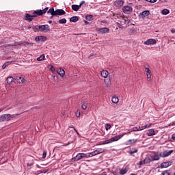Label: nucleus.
<instances>
[{
  "instance_id": "obj_57",
  "label": "nucleus",
  "mask_w": 175,
  "mask_h": 175,
  "mask_svg": "<svg viewBox=\"0 0 175 175\" xmlns=\"http://www.w3.org/2000/svg\"><path fill=\"white\" fill-rule=\"evenodd\" d=\"M144 164H146L144 160L139 161V165H144Z\"/></svg>"
},
{
  "instance_id": "obj_36",
  "label": "nucleus",
  "mask_w": 175,
  "mask_h": 175,
  "mask_svg": "<svg viewBox=\"0 0 175 175\" xmlns=\"http://www.w3.org/2000/svg\"><path fill=\"white\" fill-rule=\"evenodd\" d=\"M147 80L148 81H151V72L146 73Z\"/></svg>"
},
{
  "instance_id": "obj_7",
  "label": "nucleus",
  "mask_w": 175,
  "mask_h": 175,
  "mask_svg": "<svg viewBox=\"0 0 175 175\" xmlns=\"http://www.w3.org/2000/svg\"><path fill=\"white\" fill-rule=\"evenodd\" d=\"M172 163H173V162H172V161H165V162H163L161 164V169L169 167V166H172Z\"/></svg>"
},
{
  "instance_id": "obj_53",
  "label": "nucleus",
  "mask_w": 175,
  "mask_h": 175,
  "mask_svg": "<svg viewBox=\"0 0 175 175\" xmlns=\"http://www.w3.org/2000/svg\"><path fill=\"white\" fill-rule=\"evenodd\" d=\"M145 69H146V73H150V72H151V70H150V68H146Z\"/></svg>"
},
{
  "instance_id": "obj_18",
  "label": "nucleus",
  "mask_w": 175,
  "mask_h": 175,
  "mask_svg": "<svg viewBox=\"0 0 175 175\" xmlns=\"http://www.w3.org/2000/svg\"><path fill=\"white\" fill-rule=\"evenodd\" d=\"M100 75L102 77H104V79H107V76H109V72L106 70H103L101 71Z\"/></svg>"
},
{
  "instance_id": "obj_49",
  "label": "nucleus",
  "mask_w": 175,
  "mask_h": 175,
  "mask_svg": "<svg viewBox=\"0 0 175 175\" xmlns=\"http://www.w3.org/2000/svg\"><path fill=\"white\" fill-rule=\"evenodd\" d=\"M81 108L83 109V110H86L87 109V105L83 104L82 106H81Z\"/></svg>"
},
{
  "instance_id": "obj_51",
  "label": "nucleus",
  "mask_w": 175,
  "mask_h": 175,
  "mask_svg": "<svg viewBox=\"0 0 175 175\" xmlns=\"http://www.w3.org/2000/svg\"><path fill=\"white\" fill-rule=\"evenodd\" d=\"M36 42H40V36H37L35 38Z\"/></svg>"
},
{
  "instance_id": "obj_26",
  "label": "nucleus",
  "mask_w": 175,
  "mask_h": 175,
  "mask_svg": "<svg viewBox=\"0 0 175 175\" xmlns=\"http://www.w3.org/2000/svg\"><path fill=\"white\" fill-rule=\"evenodd\" d=\"M10 64H12V61L6 62L5 63H4L3 64L2 69H6V68H8V66H9V65H10Z\"/></svg>"
},
{
  "instance_id": "obj_32",
  "label": "nucleus",
  "mask_w": 175,
  "mask_h": 175,
  "mask_svg": "<svg viewBox=\"0 0 175 175\" xmlns=\"http://www.w3.org/2000/svg\"><path fill=\"white\" fill-rule=\"evenodd\" d=\"M152 125V123H150L149 124H146L144 126H142V130L143 131L144 129H147V128H151V126Z\"/></svg>"
},
{
  "instance_id": "obj_19",
  "label": "nucleus",
  "mask_w": 175,
  "mask_h": 175,
  "mask_svg": "<svg viewBox=\"0 0 175 175\" xmlns=\"http://www.w3.org/2000/svg\"><path fill=\"white\" fill-rule=\"evenodd\" d=\"M48 14H51L52 16H51V18H53V17H54V16H55V11L54 10V8H52L51 9H49L48 11H46Z\"/></svg>"
},
{
  "instance_id": "obj_62",
  "label": "nucleus",
  "mask_w": 175,
  "mask_h": 175,
  "mask_svg": "<svg viewBox=\"0 0 175 175\" xmlns=\"http://www.w3.org/2000/svg\"><path fill=\"white\" fill-rule=\"evenodd\" d=\"M51 23H53L52 21H49V24H51Z\"/></svg>"
},
{
  "instance_id": "obj_31",
  "label": "nucleus",
  "mask_w": 175,
  "mask_h": 175,
  "mask_svg": "<svg viewBox=\"0 0 175 175\" xmlns=\"http://www.w3.org/2000/svg\"><path fill=\"white\" fill-rule=\"evenodd\" d=\"M162 14H163V16H166L167 14H169L170 13V11L167 9H164L161 11Z\"/></svg>"
},
{
  "instance_id": "obj_34",
  "label": "nucleus",
  "mask_w": 175,
  "mask_h": 175,
  "mask_svg": "<svg viewBox=\"0 0 175 175\" xmlns=\"http://www.w3.org/2000/svg\"><path fill=\"white\" fill-rule=\"evenodd\" d=\"M87 154H88V158H91V157H95V155H96V154H95L94 151H93L92 152L87 153Z\"/></svg>"
},
{
  "instance_id": "obj_48",
  "label": "nucleus",
  "mask_w": 175,
  "mask_h": 175,
  "mask_svg": "<svg viewBox=\"0 0 175 175\" xmlns=\"http://www.w3.org/2000/svg\"><path fill=\"white\" fill-rule=\"evenodd\" d=\"M75 116L76 117H80L81 116L80 111H77L75 113Z\"/></svg>"
},
{
  "instance_id": "obj_1",
  "label": "nucleus",
  "mask_w": 175,
  "mask_h": 175,
  "mask_svg": "<svg viewBox=\"0 0 175 175\" xmlns=\"http://www.w3.org/2000/svg\"><path fill=\"white\" fill-rule=\"evenodd\" d=\"M173 150H165L164 152H161L159 154L154 153L153 155L150 156V159H152V161L154 162V161H159L161 158H166V157H169L171 154H172Z\"/></svg>"
},
{
  "instance_id": "obj_54",
  "label": "nucleus",
  "mask_w": 175,
  "mask_h": 175,
  "mask_svg": "<svg viewBox=\"0 0 175 175\" xmlns=\"http://www.w3.org/2000/svg\"><path fill=\"white\" fill-rule=\"evenodd\" d=\"M84 3H85V1H82L80 3V4L79 5V6H80V8H81V5H84Z\"/></svg>"
},
{
  "instance_id": "obj_41",
  "label": "nucleus",
  "mask_w": 175,
  "mask_h": 175,
  "mask_svg": "<svg viewBox=\"0 0 175 175\" xmlns=\"http://www.w3.org/2000/svg\"><path fill=\"white\" fill-rule=\"evenodd\" d=\"M111 128V125L107 124H105V129L106 131H109V129H110Z\"/></svg>"
},
{
  "instance_id": "obj_14",
  "label": "nucleus",
  "mask_w": 175,
  "mask_h": 175,
  "mask_svg": "<svg viewBox=\"0 0 175 175\" xmlns=\"http://www.w3.org/2000/svg\"><path fill=\"white\" fill-rule=\"evenodd\" d=\"M98 32L100 33H107V32H110V29L107 27L100 28L98 29Z\"/></svg>"
},
{
  "instance_id": "obj_16",
  "label": "nucleus",
  "mask_w": 175,
  "mask_h": 175,
  "mask_svg": "<svg viewBox=\"0 0 175 175\" xmlns=\"http://www.w3.org/2000/svg\"><path fill=\"white\" fill-rule=\"evenodd\" d=\"M114 5H116L117 8H121L122 6H124V1H122V0H116L114 2Z\"/></svg>"
},
{
  "instance_id": "obj_40",
  "label": "nucleus",
  "mask_w": 175,
  "mask_h": 175,
  "mask_svg": "<svg viewBox=\"0 0 175 175\" xmlns=\"http://www.w3.org/2000/svg\"><path fill=\"white\" fill-rule=\"evenodd\" d=\"M3 121H6V119H5V116L3 115L0 116V122H3Z\"/></svg>"
},
{
  "instance_id": "obj_2",
  "label": "nucleus",
  "mask_w": 175,
  "mask_h": 175,
  "mask_svg": "<svg viewBox=\"0 0 175 175\" xmlns=\"http://www.w3.org/2000/svg\"><path fill=\"white\" fill-rule=\"evenodd\" d=\"M128 133H131V131H129L128 133H123L122 134L112 137L109 139L103 141L102 142V144H110V143H113L114 142H118V140H120V139H121L122 137H124V136H125V135H128Z\"/></svg>"
},
{
  "instance_id": "obj_38",
  "label": "nucleus",
  "mask_w": 175,
  "mask_h": 175,
  "mask_svg": "<svg viewBox=\"0 0 175 175\" xmlns=\"http://www.w3.org/2000/svg\"><path fill=\"white\" fill-rule=\"evenodd\" d=\"M44 54L41 55L39 57L37 58V61H43L44 59Z\"/></svg>"
},
{
  "instance_id": "obj_56",
  "label": "nucleus",
  "mask_w": 175,
  "mask_h": 175,
  "mask_svg": "<svg viewBox=\"0 0 175 175\" xmlns=\"http://www.w3.org/2000/svg\"><path fill=\"white\" fill-rule=\"evenodd\" d=\"M131 151H133L134 152L137 153L138 152L139 150H137V148H134Z\"/></svg>"
},
{
  "instance_id": "obj_59",
  "label": "nucleus",
  "mask_w": 175,
  "mask_h": 175,
  "mask_svg": "<svg viewBox=\"0 0 175 175\" xmlns=\"http://www.w3.org/2000/svg\"><path fill=\"white\" fill-rule=\"evenodd\" d=\"M172 139H173V140H175V133L172 135Z\"/></svg>"
},
{
  "instance_id": "obj_25",
  "label": "nucleus",
  "mask_w": 175,
  "mask_h": 175,
  "mask_svg": "<svg viewBox=\"0 0 175 175\" xmlns=\"http://www.w3.org/2000/svg\"><path fill=\"white\" fill-rule=\"evenodd\" d=\"M144 161L146 165H148V163H151V162H152L151 157H146L144 159Z\"/></svg>"
},
{
  "instance_id": "obj_37",
  "label": "nucleus",
  "mask_w": 175,
  "mask_h": 175,
  "mask_svg": "<svg viewBox=\"0 0 175 175\" xmlns=\"http://www.w3.org/2000/svg\"><path fill=\"white\" fill-rule=\"evenodd\" d=\"M59 24H66V18H62L59 20Z\"/></svg>"
},
{
  "instance_id": "obj_15",
  "label": "nucleus",
  "mask_w": 175,
  "mask_h": 175,
  "mask_svg": "<svg viewBox=\"0 0 175 175\" xmlns=\"http://www.w3.org/2000/svg\"><path fill=\"white\" fill-rule=\"evenodd\" d=\"M15 80L16 81H17V83H19L20 84H24V83H25V79L22 77H16Z\"/></svg>"
},
{
  "instance_id": "obj_43",
  "label": "nucleus",
  "mask_w": 175,
  "mask_h": 175,
  "mask_svg": "<svg viewBox=\"0 0 175 175\" xmlns=\"http://www.w3.org/2000/svg\"><path fill=\"white\" fill-rule=\"evenodd\" d=\"M69 128H72L74 129L75 132H76L77 135H80V134L79 133V132L77 131L76 128H74L72 125L70 126Z\"/></svg>"
},
{
  "instance_id": "obj_17",
  "label": "nucleus",
  "mask_w": 175,
  "mask_h": 175,
  "mask_svg": "<svg viewBox=\"0 0 175 175\" xmlns=\"http://www.w3.org/2000/svg\"><path fill=\"white\" fill-rule=\"evenodd\" d=\"M137 143V139H129L126 142V146H132V144H135Z\"/></svg>"
},
{
  "instance_id": "obj_44",
  "label": "nucleus",
  "mask_w": 175,
  "mask_h": 175,
  "mask_svg": "<svg viewBox=\"0 0 175 175\" xmlns=\"http://www.w3.org/2000/svg\"><path fill=\"white\" fill-rule=\"evenodd\" d=\"M94 154L96 155H98V154H102V151H100L99 150H94Z\"/></svg>"
},
{
  "instance_id": "obj_39",
  "label": "nucleus",
  "mask_w": 175,
  "mask_h": 175,
  "mask_svg": "<svg viewBox=\"0 0 175 175\" xmlns=\"http://www.w3.org/2000/svg\"><path fill=\"white\" fill-rule=\"evenodd\" d=\"M116 25L118 27V28H122L123 25L121 23L120 20H118V22L116 23Z\"/></svg>"
},
{
  "instance_id": "obj_22",
  "label": "nucleus",
  "mask_w": 175,
  "mask_h": 175,
  "mask_svg": "<svg viewBox=\"0 0 175 175\" xmlns=\"http://www.w3.org/2000/svg\"><path fill=\"white\" fill-rule=\"evenodd\" d=\"M57 73H58V75H59V76H61V77H64L65 76V70H64L61 68H59L57 70Z\"/></svg>"
},
{
  "instance_id": "obj_60",
  "label": "nucleus",
  "mask_w": 175,
  "mask_h": 175,
  "mask_svg": "<svg viewBox=\"0 0 175 175\" xmlns=\"http://www.w3.org/2000/svg\"><path fill=\"white\" fill-rule=\"evenodd\" d=\"M160 1V2H167V1H169V0H159Z\"/></svg>"
},
{
  "instance_id": "obj_9",
  "label": "nucleus",
  "mask_w": 175,
  "mask_h": 175,
  "mask_svg": "<svg viewBox=\"0 0 175 175\" xmlns=\"http://www.w3.org/2000/svg\"><path fill=\"white\" fill-rule=\"evenodd\" d=\"M66 12L62 9H58L55 11V16H64Z\"/></svg>"
},
{
  "instance_id": "obj_24",
  "label": "nucleus",
  "mask_w": 175,
  "mask_h": 175,
  "mask_svg": "<svg viewBox=\"0 0 175 175\" xmlns=\"http://www.w3.org/2000/svg\"><path fill=\"white\" fill-rule=\"evenodd\" d=\"M70 23H77L79 21V16H72L70 19Z\"/></svg>"
},
{
  "instance_id": "obj_11",
  "label": "nucleus",
  "mask_w": 175,
  "mask_h": 175,
  "mask_svg": "<svg viewBox=\"0 0 175 175\" xmlns=\"http://www.w3.org/2000/svg\"><path fill=\"white\" fill-rule=\"evenodd\" d=\"M34 17L35 16H33V15H31L28 13H26L25 15L24 20H25V21H32V20H33Z\"/></svg>"
},
{
  "instance_id": "obj_27",
  "label": "nucleus",
  "mask_w": 175,
  "mask_h": 175,
  "mask_svg": "<svg viewBox=\"0 0 175 175\" xmlns=\"http://www.w3.org/2000/svg\"><path fill=\"white\" fill-rule=\"evenodd\" d=\"M4 118L5 121H10V117H12V115L7 113V114H3Z\"/></svg>"
},
{
  "instance_id": "obj_47",
  "label": "nucleus",
  "mask_w": 175,
  "mask_h": 175,
  "mask_svg": "<svg viewBox=\"0 0 175 175\" xmlns=\"http://www.w3.org/2000/svg\"><path fill=\"white\" fill-rule=\"evenodd\" d=\"M18 116H20V114L16 113V114L11 115L10 118H16V117H17Z\"/></svg>"
},
{
  "instance_id": "obj_4",
  "label": "nucleus",
  "mask_w": 175,
  "mask_h": 175,
  "mask_svg": "<svg viewBox=\"0 0 175 175\" xmlns=\"http://www.w3.org/2000/svg\"><path fill=\"white\" fill-rule=\"evenodd\" d=\"M83 158H88L87 153H78L76 157L73 158L74 161H80V159H83Z\"/></svg>"
},
{
  "instance_id": "obj_23",
  "label": "nucleus",
  "mask_w": 175,
  "mask_h": 175,
  "mask_svg": "<svg viewBox=\"0 0 175 175\" xmlns=\"http://www.w3.org/2000/svg\"><path fill=\"white\" fill-rule=\"evenodd\" d=\"M71 8L74 12H79L80 9V6L79 5H72Z\"/></svg>"
},
{
  "instance_id": "obj_33",
  "label": "nucleus",
  "mask_w": 175,
  "mask_h": 175,
  "mask_svg": "<svg viewBox=\"0 0 175 175\" xmlns=\"http://www.w3.org/2000/svg\"><path fill=\"white\" fill-rule=\"evenodd\" d=\"M86 20H88V21H92L93 18H94V16L92 15H88L85 16Z\"/></svg>"
},
{
  "instance_id": "obj_52",
  "label": "nucleus",
  "mask_w": 175,
  "mask_h": 175,
  "mask_svg": "<svg viewBox=\"0 0 175 175\" xmlns=\"http://www.w3.org/2000/svg\"><path fill=\"white\" fill-rule=\"evenodd\" d=\"M50 70H51V72H55V68H54V66H51Z\"/></svg>"
},
{
  "instance_id": "obj_30",
  "label": "nucleus",
  "mask_w": 175,
  "mask_h": 175,
  "mask_svg": "<svg viewBox=\"0 0 175 175\" xmlns=\"http://www.w3.org/2000/svg\"><path fill=\"white\" fill-rule=\"evenodd\" d=\"M111 100L113 103H118V101L120 100V99H118V97L117 96H113L111 98Z\"/></svg>"
},
{
  "instance_id": "obj_28",
  "label": "nucleus",
  "mask_w": 175,
  "mask_h": 175,
  "mask_svg": "<svg viewBox=\"0 0 175 175\" xmlns=\"http://www.w3.org/2000/svg\"><path fill=\"white\" fill-rule=\"evenodd\" d=\"M14 80V78H13L12 77H8L7 78V83H8V84H12V83H13Z\"/></svg>"
},
{
  "instance_id": "obj_20",
  "label": "nucleus",
  "mask_w": 175,
  "mask_h": 175,
  "mask_svg": "<svg viewBox=\"0 0 175 175\" xmlns=\"http://www.w3.org/2000/svg\"><path fill=\"white\" fill-rule=\"evenodd\" d=\"M148 136H154L155 135V131L154 129H151L147 131L146 132Z\"/></svg>"
},
{
  "instance_id": "obj_10",
  "label": "nucleus",
  "mask_w": 175,
  "mask_h": 175,
  "mask_svg": "<svg viewBox=\"0 0 175 175\" xmlns=\"http://www.w3.org/2000/svg\"><path fill=\"white\" fill-rule=\"evenodd\" d=\"M129 170V167L126 166L124 168H120L119 169V174L120 175L126 174L128 173V171Z\"/></svg>"
},
{
  "instance_id": "obj_21",
  "label": "nucleus",
  "mask_w": 175,
  "mask_h": 175,
  "mask_svg": "<svg viewBox=\"0 0 175 175\" xmlns=\"http://www.w3.org/2000/svg\"><path fill=\"white\" fill-rule=\"evenodd\" d=\"M104 82H105L106 87H107V88H109L111 85V81L110 80V79H104Z\"/></svg>"
},
{
  "instance_id": "obj_8",
  "label": "nucleus",
  "mask_w": 175,
  "mask_h": 175,
  "mask_svg": "<svg viewBox=\"0 0 175 175\" xmlns=\"http://www.w3.org/2000/svg\"><path fill=\"white\" fill-rule=\"evenodd\" d=\"M123 12L125 13L126 14H129L131 12H132L133 9L131 7L125 5L122 8Z\"/></svg>"
},
{
  "instance_id": "obj_46",
  "label": "nucleus",
  "mask_w": 175,
  "mask_h": 175,
  "mask_svg": "<svg viewBox=\"0 0 175 175\" xmlns=\"http://www.w3.org/2000/svg\"><path fill=\"white\" fill-rule=\"evenodd\" d=\"M161 175H170V173L167 171H164L161 173Z\"/></svg>"
},
{
  "instance_id": "obj_3",
  "label": "nucleus",
  "mask_w": 175,
  "mask_h": 175,
  "mask_svg": "<svg viewBox=\"0 0 175 175\" xmlns=\"http://www.w3.org/2000/svg\"><path fill=\"white\" fill-rule=\"evenodd\" d=\"M47 10H49V8H46L44 10H35L33 12V17H38V16H43V14H46V13H47Z\"/></svg>"
},
{
  "instance_id": "obj_29",
  "label": "nucleus",
  "mask_w": 175,
  "mask_h": 175,
  "mask_svg": "<svg viewBox=\"0 0 175 175\" xmlns=\"http://www.w3.org/2000/svg\"><path fill=\"white\" fill-rule=\"evenodd\" d=\"M139 131H143L142 129V126H138V127H133L131 130V132H137Z\"/></svg>"
},
{
  "instance_id": "obj_63",
  "label": "nucleus",
  "mask_w": 175,
  "mask_h": 175,
  "mask_svg": "<svg viewBox=\"0 0 175 175\" xmlns=\"http://www.w3.org/2000/svg\"><path fill=\"white\" fill-rule=\"evenodd\" d=\"M1 111H3V109H0V113Z\"/></svg>"
},
{
  "instance_id": "obj_64",
  "label": "nucleus",
  "mask_w": 175,
  "mask_h": 175,
  "mask_svg": "<svg viewBox=\"0 0 175 175\" xmlns=\"http://www.w3.org/2000/svg\"><path fill=\"white\" fill-rule=\"evenodd\" d=\"M85 24H88V21H85Z\"/></svg>"
},
{
  "instance_id": "obj_42",
  "label": "nucleus",
  "mask_w": 175,
  "mask_h": 175,
  "mask_svg": "<svg viewBox=\"0 0 175 175\" xmlns=\"http://www.w3.org/2000/svg\"><path fill=\"white\" fill-rule=\"evenodd\" d=\"M128 153L130 154V155H131V157H135V154H136V152H134L132 150H129Z\"/></svg>"
},
{
  "instance_id": "obj_61",
  "label": "nucleus",
  "mask_w": 175,
  "mask_h": 175,
  "mask_svg": "<svg viewBox=\"0 0 175 175\" xmlns=\"http://www.w3.org/2000/svg\"><path fill=\"white\" fill-rule=\"evenodd\" d=\"M171 32H172V33H175V29H172L171 30Z\"/></svg>"
},
{
  "instance_id": "obj_6",
  "label": "nucleus",
  "mask_w": 175,
  "mask_h": 175,
  "mask_svg": "<svg viewBox=\"0 0 175 175\" xmlns=\"http://www.w3.org/2000/svg\"><path fill=\"white\" fill-rule=\"evenodd\" d=\"M38 30L40 31V32H49L50 28H49V25H43L38 26Z\"/></svg>"
},
{
  "instance_id": "obj_35",
  "label": "nucleus",
  "mask_w": 175,
  "mask_h": 175,
  "mask_svg": "<svg viewBox=\"0 0 175 175\" xmlns=\"http://www.w3.org/2000/svg\"><path fill=\"white\" fill-rule=\"evenodd\" d=\"M40 42H45V40H47V37L44 36H40Z\"/></svg>"
},
{
  "instance_id": "obj_58",
  "label": "nucleus",
  "mask_w": 175,
  "mask_h": 175,
  "mask_svg": "<svg viewBox=\"0 0 175 175\" xmlns=\"http://www.w3.org/2000/svg\"><path fill=\"white\" fill-rule=\"evenodd\" d=\"M32 29H36L37 31H39V27H36L33 26Z\"/></svg>"
},
{
  "instance_id": "obj_5",
  "label": "nucleus",
  "mask_w": 175,
  "mask_h": 175,
  "mask_svg": "<svg viewBox=\"0 0 175 175\" xmlns=\"http://www.w3.org/2000/svg\"><path fill=\"white\" fill-rule=\"evenodd\" d=\"M119 21L123 25H125L126 24H129L131 23V20L128 18V17L125 16H120L119 18Z\"/></svg>"
},
{
  "instance_id": "obj_13",
  "label": "nucleus",
  "mask_w": 175,
  "mask_h": 175,
  "mask_svg": "<svg viewBox=\"0 0 175 175\" xmlns=\"http://www.w3.org/2000/svg\"><path fill=\"white\" fill-rule=\"evenodd\" d=\"M155 43H157V40L152 38L148 39L144 42V44H146L147 46H150L151 44H155Z\"/></svg>"
},
{
  "instance_id": "obj_12",
  "label": "nucleus",
  "mask_w": 175,
  "mask_h": 175,
  "mask_svg": "<svg viewBox=\"0 0 175 175\" xmlns=\"http://www.w3.org/2000/svg\"><path fill=\"white\" fill-rule=\"evenodd\" d=\"M148 16H150V11L148 10L144 11L139 14L140 18H146V17H147Z\"/></svg>"
},
{
  "instance_id": "obj_55",
  "label": "nucleus",
  "mask_w": 175,
  "mask_h": 175,
  "mask_svg": "<svg viewBox=\"0 0 175 175\" xmlns=\"http://www.w3.org/2000/svg\"><path fill=\"white\" fill-rule=\"evenodd\" d=\"M53 80H55V81H58V77L57 76L54 75Z\"/></svg>"
},
{
  "instance_id": "obj_50",
  "label": "nucleus",
  "mask_w": 175,
  "mask_h": 175,
  "mask_svg": "<svg viewBox=\"0 0 175 175\" xmlns=\"http://www.w3.org/2000/svg\"><path fill=\"white\" fill-rule=\"evenodd\" d=\"M147 2H150V3H155L157 0H146Z\"/></svg>"
},
{
  "instance_id": "obj_45",
  "label": "nucleus",
  "mask_w": 175,
  "mask_h": 175,
  "mask_svg": "<svg viewBox=\"0 0 175 175\" xmlns=\"http://www.w3.org/2000/svg\"><path fill=\"white\" fill-rule=\"evenodd\" d=\"M46 157H47V152L44 150L42 154V158L44 159Z\"/></svg>"
}]
</instances>
